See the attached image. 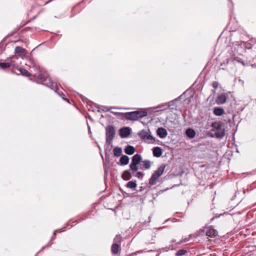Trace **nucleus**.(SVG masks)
Segmentation results:
<instances>
[{
    "label": "nucleus",
    "instance_id": "f257e3e1",
    "mask_svg": "<svg viewBox=\"0 0 256 256\" xmlns=\"http://www.w3.org/2000/svg\"><path fill=\"white\" fill-rule=\"evenodd\" d=\"M38 79L41 80L42 82H44V84L50 88L51 89L54 90L56 92L58 93L62 98L63 99H64L63 96H65V95L62 93L60 94L58 92V88L57 83L53 81V80L50 77L48 76L46 78H44V76L42 74H38Z\"/></svg>",
    "mask_w": 256,
    "mask_h": 256
},
{
    "label": "nucleus",
    "instance_id": "f03ea898",
    "mask_svg": "<svg viewBox=\"0 0 256 256\" xmlns=\"http://www.w3.org/2000/svg\"><path fill=\"white\" fill-rule=\"evenodd\" d=\"M212 129L211 130L212 134L216 138H222L224 136V130L221 124L218 122H214L212 124Z\"/></svg>",
    "mask_w": 256,
    "mask_h": 256
},
{
    "label": "nucleus",
    "instance_id": "7ed1b4c3",
    "mask_svg": "<svg viewBox=\"0 0 256 256\" xmlns=\"http://www.w3.org/2000/svg\"><path fill=\"white\" fill-rule=\"evenodd\" d=\"M166 166L164 164H162L154 172L149 180V184L150 185H154L156 184L158 180L162 174Z\"/></svg>",
    "mask_w": 256,
    "mask_h": 256
},
{
    "label": "nucleus",
    "instance_id": "20e7f679",
    "mask_svg": "<svg viewBox=\"0 0 256 256\" xmlns=\"http://www.w3.org/2000/svg\"><path fill=\"white\" fill-rule=\"evenodd\" d=\"M138 135L142 140L146 142L153 143L154 142V138L152 136L149 129L140 130L138 133Z\"/></svg>",
    "mask_w": 256,
    "mask_h": 256
},
{
    "label": "nucleus",
    "instance_id": "39448f33",
    "mask_svg": "<svg viewBox=\"0 0 256 256\" xmlns=\"http://www.w3.org/2000/svg\"><path fill=\"white\" fill-rule=\"evenodd\" d=\"M147 114V112L142 109L129 112V120H136L140 118L146 116Z\"/></svg>",
    "mask_w": 256,
    "mask_h": 256
},
{
    "label": "nucleus",
    "instance_id": "423d86ee",
    "mask_svg": "<svg viewBox=\"0 0 256 256\" xmlns=\"http://www.w3.org/2000/svg\"><path fill=\"white\" fill-rule=\"evenodd\" d=\"M106 144L110 145L112 142L115 134L114 128L112 126H108L106 128Z\"/></svg>",
    "mask_w": 256,
    "mask_h": 256
},
{
    "label": "nucleus",
    "instance_id": "0eeeda50",
    "mask_svg": "<svg viewBox=\"0 0 256 256\" xmlns=\"http://www.w3.org/2000/svg\"><path fill=\"white\" fill-rule=\"evenodd\" d=\"M121 236L116 235L114 240V242L111 246V252L113 254H116L120 250Z\"/></svg>",
    "mask_w": 256,
    "mask_h": 256
},
{
    "label": "nucleus",
    "instance_id": "6e6552de",
    "mask_svg": "<svg viewBox=\"0 0 256 256\" xmlns=\"http://www.w3.org/2000/svg\"><path fill=\"white\" fill-rule=\"evenodd\" d=\"M142 160V158L140 154H136L132 158V162L130 166L132 170L136 171L138 170L137 165L140 163Z\"/></svg>",
    "mask_w": 256,
    "mask_h": 256
},
{
    "label": "nucleus",
    "instance_id": "1a4fd4ad",
    "mask_svg": "<svg viewBox=\"0 0 256 256\" xmlns=\"http://www.w3.org/2000/svg\"><path fill=\"white\" fill-rule=\"evenodd\" d=\"M204 231L206 236L210 238H215L218 235V232L212 226H207L204 228Z\"/></svg>",
    "mask_w": 256,
    "mask_h": 256
},
{
    "label": "nucleus",
    "instance_id": "9d476101",
    "mask_svg": "<svg viewBox=\"0 0 256 256\" xmlns=\"http://www.w3.org/2000/svg\"><path fill=\"white\" fill-rule=\"evenodd\" d=\"M158 136L161 138H164L168 135L166 130L163 128H159L156 130Z\"/></svg>",
    "mask_w": 256,
    "mask_h": 256
},
{
    "label": "nucleus",
    "instance_id": "9b49d317",
    "mask_svg": "<svg viewBox=\"0 0 256 256\" xmlns=\"http://www.w3.org/2000/svg\"><path fill=\"white\" fill-rule=\"evenodd\" d=\"M226 96L224 94L218 96L216 99V102L218 104H222L226 102Z\"/></svg>",
    "mask_w": 256,
    "mask_h": 256
},
{
    "label": "nucleus",
    "instance_id": "f8f14e48",
    "mask_svg": "<svg viewBox=\"0 0 256 256\" xmlns=\"http://www.w3.org/2000/svg\"><path fill=\"white\" fill-rule=\"evenodd\" d=\"M120 136L122 138L128 136V127H124L120 130Z\"/></svg>",
    "mask_w": 256,
    "mask_h": 256
},
{
    "label": "nucleus",
    "instance_id": "ddd939ff",
    "mask_svg": "<svg viewBox=\"0 0 256 256\" xmlns=\"http://www.w3.org/2000/svg\"><path fill=\"white\" fill-rule=\"evenodd\" d=\"M162 154V148L160 147L156 146L153 148L154 156L158 158L161 156Z\"/></svg>",
    "mask_w": 256,
    "mask_h": 256
},
{
    "label": "nucleus",
    "instance_id": "4468645a",
    "mask_svg": "<svg viewBox=\"0 0 256 256\" xmlns=\"http://www.w3.org/2000/svg\"><path fill=\"white\" fill-rule=\"evenodd\" d=\"M111 113L114 114L115 116H118V117L122 118H124L126 120H128V112H125V113H121L118 112H114L113 111L111 112Z\"/></svg>",
    "mask_w": 256,
    "mask_h": 256
},
{
    "label": "nucleus",
    "instance_id": "2eb2a0df",
    "mask_svg": "<svg viewBox=\"0 0 256 256\" xmlns=\"http://www.w3.org/2000/svg\"><path fill=\"white\" fill-rule=\"evenodd\" d=\"M186 134L189 138H192L196 136V132L193 129L188 128L186 130Z\"/></svg>",
    "mask_w": 256,
    "mask_h": 256
},
{
    "label": "nucleus",
    "instance_id": "dca6fc26",
    "mask_svg": "<svg viewBox=\"0 0 256 256\" xmlns=\"http://www.w3.org/2000/svg\"><path fill=\"white\" fill-rule=\"evenodd\" d=\"M224 113V110L222 108H216L214 110V114L217 116H220Z\"/></svg>",
    "mask_w": 256,
    "mask_h": 256
},
{
    "label": "nucleus",
    "instance_id": "f3484780",
    "mask_svg": "<svg viewBox=\"0 0 256 256\" xmlns=\"http://www.w3.org/2000/svg\"><path fill=\"white\" fill-rule=\"evenodd\" d=\"M114 155L116 157L120 156L122 154V149L120 147H116L114 149Z\"/></svg>",
    "mask_w": 256,
    "mask_h": 256
},
{
    "label": "nucleus",
    "instance_id": "a211bd4d",
    "mask_svg": "<svg viewBox=\"0 0 256 256\" xmlns=\"http://www.w3.org/2000/svg\"><path fill=\"white\" fill-rule=\"evenodd\" d=\"M14 58L18 59V57L16 56H12L10 60H9L8 62L10 67H12L13 68H16L18 66V64H16Z\"/></svg>",
    "mask_w": 256,
    "mask_h": 256
},
{
    "label": "nucleus",
    "instance_id": "6ab92c4d",
    "mask_svg": "<svg viewBox=\"0 0 256 256\" xmlns=\"http://www.w3.org/2000/svg\"><path fill=\"white\" fill-rule=\"evenodd\" d=\"M142 162V169H149L151 166V162L148 160H144Z\"/></svg>",
    "mask_w": 256,
    "mask_h": 256
},
{
    "label": "nucleus",
    "instance_id": "aec40b11",
    "mask_svg": "<svg viewBox=\"0 0 256 256\" xmlns=\"http://www.w3.org/2000/svg\"><path fill=\"white\" fill-rule=\"evenodd\" d=\"M120 165H126L128 164V156H122L120 160Z\"/></svg>",
    "mask_w": 256,
    "mask_h": 256
},
{
    "label": "nucleus",
    "instance_id": "412c9836",
    "mask_svg": "<svg viewBox=\"0 0 256 256\" xmlns=\"http://www.w3.org/2000/svg\"><path fill=\"white\" fill-rule=\"evenodd\" d=\"M16 54H26V50L21 46H16L14 49Z\"/></svg>",
    "mask_w": 256,
    "mask_h": 256
},
{
    "label": "nucleus",
    "instance_id": "4be33fe9",
    "mask_svg": "<svg viewBox=\"0 0 256 256\" xmlns=\"http://www.w3.org/2000/svg\"><path fill=\"white\" fill-rule=\"evenodd\" d=\"M19 71L22 73V74H23L24 76H30V73L26 70L24 69V68H20L19 69Z\"/></svg>",
    "mask_w": 256,
    "mask_h": 256
},
{
    "label": "nucleus",
    "instance_id": "5701e85b",
    "mask_svg": "<svg viewBox=\"0 0 256 256\" xmlns=\"http://www.w3.org/2000/svg\"><path fill=\"white\" fill-rule=\"evenodd\" d=\"M122 178L124 182H126L128 180V170H126L124 172L122 175Z\"/></svg>",
    "mask_w": 256,
    "mask_h": 256
},
{
    "label": "nucleus",
    "instance_id": "b1692460",
    "mask_svg": "<svg viewBox=\"0 0 256 256\" xmlns=\"http://www.w3.org/2000/svg\"><path fill=\"white\" fill-rule=\"evenodd\" d=\"M0 66L2 68H10V65L9 64L8 62H0Z\"/></svg>",
    "mask_w": 256,
    "mask_h": 256
},
{
    "label": "nucleus",
    "instance_id": "393cba45",
    "mask_svg": "<svg viewBox=\"0 0 256 256\" xmlns=\"http://www.w3.org/2000/svg\"><path fill=\"white\" fill-rule=\"evenodd\" d=\"M170 107V105L167 104H162L156 108H160L161 110H165L168 108Z\"/></svg>",
    "mask_w": 256,
    "mask_h": 256
},
{
    "label": "nucleus",
    "instance_id": "a878e982",
    "mask_svg": "<svg viewBox=\"0 0 256 256\" xmlns=\"http://www.w3.org/2000/svg\"><path fill=\"white\" fill-rule=\"evenodd\" d=\"M174 249V248H173L172 246L171 245V246H166V248H161L160 250V252H167L169 250H172Z\"/></svg>",
    "mask_w": 256,
    "mask_h": 256
},
{
    "label": "nucleus",
    "instance_id": "bb28decb",
    "mask_svg": "<svg viewBox=\"0 0 256 256\" xmlns=\"http://www.w3.org/2000/svg\"><path fill=\"white\" fill-rule=\"evenodd\" d=\"M186 252V250H180L176 252V256H182L184 255Z\"/></svg>",
    "mask_w": 256,
    "mask_h": 256
},
{
    "label": "nucleus",
    "instance_id": "cd10ccee",
    "mask_svg": "<svg viewBox=\"0 0 256 256\" xmlns=\"http://www.w3.org/2000/svg\"><path fill=\"white\" fill-rule=\"evenodd\" d=\"M136 182L130 181L129 182V188H134L136 187Z\"/></svg>",
    "mask_w": 256,
    "mask_h": 256
},
{
    "label": "nucleus",
    "instance_id": "c85d7f7f",
    "mask_svg": "<svg viewBox=\"0 0 256 256\" xmlns=\"http://www.w3.org/2000/svg\"><path fill=\"white\" fill-rule=\"evenodd\" d=\"M135 152L134 148L133 146L129 145V155H132L134 154Z\"/></svg>",
    "mask_w": 256,
    "mask_h": 256
},
{
    "label": "nucleus",
    "instance_id": "c756f323",
    "mask_svg": "<svg viewBox=\"0 0 256 256\" xmlns=\"http://www.w3.org/2000/svg\"><path fill=\"white\" fill-rule=\"evenodd\" d=\"M114 108L102 106L101 110L104 112H108L111 109Z\"/></svg>",
    "mask_w": 256,
    "mask_h": 256
},
{
    "label": "nucleus",
    "instance_id": "7c9ffc66",
    "mask_svg": "<svg viewBox=\"0 0 256 256\" xmlns=\"http://www.w3.org/2000/svg\"><path fill=\"white\" fill-rule=\"evenodd\" d=\"M144 174L141 172H136L135 176L140 179H142Z\"/></svg>",
    "mask_w": 256,
    "mask_h": 256
},
{
    "label": "nucleus",
    "instance_id": "2f4dec72",
    "mask_svg": "<svg viewBox=\"0 0 256 256\" xmlns=\"http://www.w3.org/2000/svg\"><path fill=\"white\" fill-rule=\"evenodd\" d=\"M120 191L122 192V194L124 195V197L128 196V194L126 192H125L124 190V189L121 186H120Z\"/></svg>",
    "mask_w": 256,
    "mask_h": 256
},
{
    "label": "nucleus",
    "instance_id": "473e14b6",
    "mask_svg": "<svg viewBox=\"0 0 256 256\" xmlns=\"http://www.w3.org/2000/svg\"><path fill=\"white\" fill-rule=\"evenodd\" d=\"M218 86V82H214L212 83V87L214 88L215 89L217 88Z\"/></svg>",
    "mask_w": 256,
    "mask_h": 256
},
{
    "label": "nucleus",
    "instance_id": "72a5a7b5",
    "mask_svg": "<svg viewBox=\"0 0 256 256\" xmlns=\"http://www.w3.org/2000/svg\"><path fill=\"white\" fill-rule=\"evenodd\" d=\"M32 64H34L32 68L34 69V70L38 71V66H36V64H34L33 62H32Z\"/></svg>",
    "mask_w": 256,
    "mask_h": 256
},
{
    "label": "nucleus",
    "instance_id": "f704fd0d",
    "mask_svg": "<svg viewBox=\"0 0 256 256\" xmlns=\"http://www.w3.org/2000/svg\"><path fill=\"white\" fill-rule=\"evenodd\" d=\"M234 60L237 61L238 62L242 63L243 65H244V62H242L240 58H236Z\"/></svg>",
    "mask_w": 256,
    "mask_h": 256
},
{
    "label": "nucleus",
    "instance_id": "c9c22d12",
    "mask_svg": "<svg viewBox=\"0 0 256 256\" xmlns=\"http://www.w3.org/2000/svg\"><path fill=\"white\" fill-rule=\"evenodd\" d=\"M128 146H126L125 148H124V152L126 154H128Z\"/></svg>",
    "mask_w": 256,
    "mask_h": 256
},
{
    "label": "nucleus",
    "instance_id": "e433bc0d",
    "mask_svg": "<svg viewBox=\"0 0 256 256\" xmlns=\"http://www.w3.org/2000/svg\"><path fill=\"white\" fill-rule=\"evenodd\" d=\"M122 185L124 184V186H126V188H128V182H126L124 184H121Z\"/></svg>",
    "mask_w": 256,
    "mask_h": 256
},
{
    "label": "nucleus",
    "instance_id": "4c0bfd02",
    "mask_svg": "<svg viewBox=\"0 0 256 256\" xmlns=\"http://www.w3.org/2000/svg\"><path fill=\"white\" fill-rule=\"evenodd\" d=\"M56 232H61L60 230H56L54 233V236H56Z\"/></svg>",
    "mask_w": 256,
    "mask_h": 256
},
{
    "label": "nucleus",
    "instance_id": "58836bf2",
    "mask_svg": "<svg viewBox=\"0 0 256 256\" xmlns=\"http://www.w3.org/2000/svg\"><path fill=\"white\" fill-rule=\"evenodd\" d=\"M188 240H186V239L185 238V239H184V240H182L180 241V242H178V244L182 243V242H187Z\"/></svg>",
    "mask_w": 256,
    "mask_h": 256
},
{
    "label": "nucleus",
    "instance_id": "ea45409f",
    "mask_svg": "<svg viewBox=\"0 0 256 256\" xmlns=\"http://www.w3.org/2000/svg\"><path fill=\"white\" fill-rule=\"evenodd\" d=\"M130 128H129V129H128V130H129V134H130Z\"/></svg>",
    "mask_w": 256,
    "mask_h": 256
}]
</instances>
